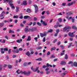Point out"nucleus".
<instances>
[{"instance_id": "79ce46f5", "label": "nucleus", "mask_w": 77, "mask_h": 77, "mask_svg": "<svg viewBox=\"0 0 77 77\" xmlns=\"http://www.w3.org/2000/svg\"><path fill=\"white\" fill-rule=\"evenodd\" d=\"M50 52L48 51L47 53V56H49V55H50Z\"/></svg>"}, {"instance_id": "bf43d9fd", "label": "nucleus", "mask_w": 77, "mask_h": 77, "mask_svg": "<svg viewBox=\"0 0 77 77\" xmlns=\"http://www.w3.org/2000/svg\"><path fill=\"white\" fill-rule=\"evenodd\" d=\"M46 12L48 15H49V14H50V11H46Z\"/></svg>"}, {"instance_id": "338daca9", "label": "nucleus", "mask_w": 77, "mask_h": 77, "mask_svg": "<svg viewBox=\"0 0 77 77\" xmlns=\"http://www.w3.org/2000/svg\"><path fill=\"white\" fill-rule=\"evenodd\" d=\"M57 41V39H55L54 41V43H55L56 41Z\"/></svg>"}, {"instance_id": "bb28decb", "label": "nucleus", "mask_w": 77, "mask_h": 77, "mask_svg": "<svg viewBox=\"0 0 77 77\" xmlns=\"http://www.w3.org/2000/svg\"><path fill=\"white\" fill-rule=\"evenodd\" d=\"M10 5L11 6V8H14V4H10Z\"/></svg>"}, {"instance_id": "9b49d317", "label": "nucleus", "mask_w": 77, "mask_h": 77, "mask_svg": "<svg viewBox=\"0 0 77 77\" xmlns=\"http://www.w3.org/2000/svg\"><path fill=\"white\" fill-rule=\"evenodd\" d=\"M60 65H66V62L64 61H62L60 63Z\"/></svg>"}, {"instance_id": "393cba45", "label": "nucleus", "mask_w": 77, "mask_h": 77, "mask_svg": "<svg viewBox=\"0 0 77 77\" xmlns=\"http://www.w3.org/2000/svg\"><path fill=\"white\" fill-rule=\"evenodd\" d=\"M8 2H9V4L10 5V4H12V3H13V1L12 0H8Z\"/></svg>"}, {"instance_id": "c03bdc74", "label": "nucleus", "mask_w": 77, "mask_h": 77, "mask_svg": "<svg viewBox=\"0 0 77 77\" xmlns=\"http://www.w3.org/2000/svg\"><path fill=\"white\" fill-rule=\"evenodd\" d=\"M50 71H47L46 72V74H50Z\"/></svg>"}, {"instance_id": "2f4dec72", "label": "nucleus", "mask_w": 77, "mask_h": 77, "mask_svg": "<svg viewBox=\"0 0 77 77\" xmlns=\"http://www.w3.org/2000/svg\"><path fill=\"white\" fill-rule=\"evenodd\" d=\"M56 31L57 32L56 33H59V32H60V29H57L56 30Z\"/></svg>"}, {"instance_id": "13d9d810", "label": "nucleus", "mask_w": 77, "mask_h": 77, "mask_svg": "<svg viewBox=\"0 0 77 77\" xmlns=\"http://www.w3.org/2000/svg\"><path fill=\"white\" fill-rule=\"evenodd\" d=\"M57 15H62V12H60V13H59Z\"/></svg>"}, {"instance_id": "39448f33", "label": "nucleus", "mask_w": 77, "mask_h": 77, "mask_svg": "<svg viewBox=\"0 0 77 77\" xmlns=\"http://www.w3.org/2000/svg\"><path fill=\"white\" fill-rule=\"evenodd\" d=\"M68 35L69 36H70V37H71L72 38H74V36H75L73 34V33H71V32L69 33Z\"/></svg>"}, {"instance_id": "a211bd4d", "label": "nucleus", "mask_w": 77, "mask_h": 77, "mask_svg": "<svg viewBox=\"0 0 77 77\" xmlns=\"http://www.w3.org/2000/svg\"><path fill=\"white\" fill-rule=\"evenodd\" d=\"M73 66H74L77 67V62H74L73 63Z\"/></svg>"}, {"instance_id": "052dcab7", "label": "nucleus", "mask_w": 77, "mask_h": 77, "mask_svg": "<svg viewBox=\"0 0 77 77\" xmlns=\"http://www.w3.org/2000/svg\"><path fill=\"white\" fill-rule=\"evenodd\" d=\"M41 18L42 19H43L44 18H45V16H41Z\"/></svg>"}, {"instance_id": "37998d69", "label": "nucleus", "mask_w": 77, "mask_h": 77, "mask_svg": "<svg viewBox=\"0 0 77 77\" xmlns=\"http://www.w3.org/2000/svg\"><path fill=\"white\" fill-rule=\"evenodd\" d=\"M6 42V40H3L2 41V43H5Z\"/></svg>"}, {"instance_id": "09e8293b", "label": "nucleus", "mask_w": 77, "mask_h": 77, "mask_svg": "<svg viewBox=\"0 0 77 77\" xmlns=\"http://www.w3.org/2000/svg\"><path fill=\"white\" fill-rule=\"evenodd\" d=\"M37 24L39 26L41 25V24L40 23H39V22L37 23Z\"/></svg>"}, {"instance_id": "f3484780", "label": "nucleus", "mask_w": 77, "mask_h": 77, "mask_svg": "<svg viewBox=\"0 0 77 77\" xmlns=\"http://www.w3.org/2000/svg\"><path fill=\"white\" fill-rule=\"evenodd\" d=\"M27 12H28V13H30L31 12V10L30 8H28L26 10Z\"/></svg>"}, {"instance_id": "3c124183", "label": "nucleus", "mask_w": 77, "mask_h": 77, "mask_svg": "<svg viewBox=\"0 0 77 77\" xmlns=\"http://www.w3.org/2000/svg\"><path fill=\"white\" fill-rule=\"evenodd\" d=\"M69 40L71 41H73V38H69Z\"/></svg>"}, {"instance_id": "dca6fc26", "label": "nucleus", "mask_w": 77, "mask_h": 77, "mask_svg": "<svg viewBox=\"0 0 77 77\" xmlns=\"http://www.w3.org/2000/svg\"><path fill=\"white\" fill-rule=\"evenodd\" d=\"M72 29H74L75 30H77V28L75 26H72Z\"/></svg>"}, {"instance_id": "c85d7f7f", "label": "nucleus", "mask_w": 77, "mask_h": 77, "mask_svg": "<svg viewBox=\"0 0 77 77\" xmlns=\"http://www.w3.org/2000/svg\"><path fill=\"white\" fill-rule=\"evenodd\" d=\"M16 12H18V11H19V7H18L17 6L16 7Z\"/></svg>"}, {"instance_id": "0eeeda50", "label": "nucleus", "mask_w": 77, "mask_h": 77, "mask_svg": "<svg viewBox=\"0 0 77 77\" xmlns=\"http://www.w3.org/2000/svg\"><path fill=\"white\" fill-rule=\"evenodd\" d=\"M20 69H18L17 71V73L18 74H24V72H25V71H24V72H23L22 71H20V72H18V71H19Z\"/></svg>"}, {"instance_id": "20e7f679", "label": "nucleus", "mask_w": 77, "mask_h": 77, "mask_svg": "<svg viewBox=\"0 0 77 77\" xmlns=\"http://www.w3.org/2000/svg\"><path fill=\"white\" fill-rule=\"evenodd\" d=\"M24 75H26L28 76L30 75L31 73V71H28L27 72L26 71H25V72H24Z\"/></svg>"}, {"instance_id": "e433bc0d", "label": "nucleus", "mask_w": 77, "mask_h": 77, "mask_svg": "<svg viewBox=\"0 0 77 77\" xmlns=\"http://www.w3.org/2000/svg\"><path fill=\"white\" fill-rule=\"evenodd\" d=\"M8 53V54H11V49H10L9 50Z\"/></svg>"}, {"instance_id": "c9c22d12", "label": "nucleus", "mask_w": 77, "mask_h": 77, "mask_svg": "<svg viewBox=\"0 0 77 77\" xmlns=\"http://www.w3.org/2000/svg\"><path fill=\"white\" fill-rule=\"evenodd\" d=\"M56 50V47H54V48H51V51H53V50Z\"/></svg>"}, {"instance_id": "f03ea898", "label": "nucleus", "mask_w": 77, "mask_h": 77, "mask_svg": "<svg viewBox=\"0 0 77 77\" xmlns=\"http://www.w3.org/2000/svg\"><path fill=\"white\" fill-rule=\"evenodd\" d=\"M47 33L45 32L43 33H40V36L42 38H43L44 36H47Z\"/></svg>"}, {"instance_id": "f8f14e48", "label": "nucleus", "mask_w": 77, "mask_h": 77, "mask_svg": "<svg viewBox=\"0 0 77 77\" xmlns=\"http://www.w3.org/2000/svg\"><path fill=\"white\" fill-rule=\"evenodd\" d=\"M38 68H39V67H37L36 69H32V71L34 72H36V71H37L38 70Z\"/></svg>"}, {"instance_id": "6ab92c4d", "label": "nucleus", "mask_w": 77, "mask_h": 77, "mask_svg": "<svg viewBox=\"0 0 77 77\" xmlns=\"http://www.w3.org/2000/svg\"><path fill=\"white\" fill-rule=\"evenodd\" d=\"M26 55H27L29 57V55H30V52L28 51V52H27L26 53Z\"/></svg>"}, {"instance_id": "423d86ee", "label": "nucleus", "mask_w": 77, "mask_h": 77, "mask_svg": "<svg viewBox=\"0 0 77 77\" xmlns=\"http://www.w3.org/2000/svg\"><path fill=\"white\" fill-rule=\"evenodd\" d=\"M66 15H68V16H71V15H73V12L70 11L68 13H66Z\"/></svg>"}, {"instance_id": "69168bd1", "label": "nucleus", "mask_w": 77, "mask_h": 77, "mask_svg": "<svg viewBox=\"0 0 77 77\" xmlns=\"http://www.w3.org/2000/svg\"><path fill=\"white\" fill-rule=\"evenodd\" d=\"M57 35H58V33L56 32V33L54 34V36H57Z\"/></svg>"}, {"instance_id": "a18cd8bd", "label": "nucleus", "mask_w": 77, "mask_h": 77, "mask_svg": "<svg viewBox=\"0 0 77 77\" xmlns=\"http://www.w3.org/2000/svg\"><path fill=\"white\" fill-rule=\"evenodd\" d=\"M46 65H47L46 67H49V66H50V64H49V63H47Z\"/></svg>"}, {"instance_id": "f257e3e1", "label": "nucleus", "mask_w": 77, "mask_h": 77, "mask_svg": "<svg viewBox=\"0 0 77 77\" xmlns=\"http://www.w3.org/2000/svg\"><path fill=\"white\" fill-rule=\"evenodd\" d=\"M71 29V27L69 26L67 27H65L63 29V32H65V31H66V33H67L69 32V30Z\"/></svg>"}, {"instance_id": "72a5a7b5", "label": "nucleus", "mask_w": 77, "mask_h": 77, "mask_svg": "<svg viewBox=\"0 0 77 77\" xmlns=\"http://www.w3.org/2000/svg\"><path fill=\"white\" fill-rule=\"evenodd\" d=\"M4 51H8V49L7 48H5L4 49Z\"/></svg>"}, {"instance_id": "5701e85b", "label": "nucleus", "mask_w": 77, "mask_h": 77, "mask_svg": "<svg viewBox=\"0 0 77 77\" xmlns=\"http://www.w3.org/2000/svg\"><path fill=\"white\" fill-rule=\"evenodd\" d=\"M5 23H0V26L1 27H2L4 26Z\"/></svg>"}, {"instance_id": "e2e57ef3", "label": "nucleus", "mask_w": 77, "mask_h": 77, "mask_svg": "<svg viewBox=\"0 0 77 77\" xmlns=\"http://www.w3.org/2000/svg\"><path fill=\"white\" fill-rule=\"evenodd\" d=\"M72 17H69V18H68V20H71V19H72Z\"/></svg>"}, {"instance_id": "5fc2aeb1", "label": "nucleus", "mask_w": 77, "mask_h": 77, "mask_svg": "<svg viewBox=\"0 0 77 77\" xmlns=\"http://www.w3.org/2000/svg\"><path fill=\"white\" fill-rule=\"evenodd\" d=\"M61 42L60 41L58 42L57 43V45H59L60 44Z\"/></svg>"}, {"instance_id": "9d476101", "label": "nucleus", "mask_w": 77, "mask_h": 77, "mask_svg": "<svg viewBox=\"0 0 77 77\" xmlns=\"http://www.w3.org/2000/svg\"><path fill=\"white\" fill-rule=\"evenodd\" d=\"M25 33H27L29 32H30V30L28 29V28H26L25 29Z\"/></svg>"}, {"instance_id": "a878e982", "label": "nucleus", "mask_w": 77, "mask_h": 77, "mask_svg": "<svg viewBox=\"0 0 77 77\" xmlns=\"http://www.w3.org/2000/svg\"><path fill=\"white\" fill-rule=\"evenodd\" d=\"M72 5H73V4H72V2L69 3L67 5V6H71Z\"/></svg>"}, {"instance_id": "f704fd0d", "label": "nucleus", "mask_w": 77, "mask_h": 77, "mask_svg": "<svg viewBox=\"0 0 77 77\" xmlns=\"http://www.w3.org/2000/svg\"><path fill=\"white\" fill-rule=\"evenodd\" d=\"M38 20V19L36 17H34V18L33 20L34 21H37Z\"/></svg>"}, {"instance_id": "473e14b6", "label": "nucleus", "mask_w": 77, "mask_h": 77, "mask_svg": "<svg viewBox=\"0 0 77 77\" xmlns=\"http://www.w3.org/2000/svg\"><path fill=\"white\" fill-rule=\"evenodd\" d=\"M50 58L51 59H52L53 58H55V56H54V55H52L50 57Z\"/></svg>"}, {"instance_id": "de8ad7c7", "label": "nucleus", "mask_w": 77, "mask_h": 77, "mask_svg": "<svg viewBox=\"0 0 77 77\" xmlns=\"http://www.w3.org/2000/svg\"><path fill=\"white\" fill-rule=\"evenodd\" d=\"M62 5L63 6H65V5H66V3H63L62 4Z\"/></svg>"}, {"instance_id": "864d4df0", "label": "nucleus", "mask_w": 77, "mask_h": 77, "mask_svg": "<svg viewBox=\"0 0 77 77\" xmlns=\"http://www.w3.org/2000/svg\"><path fill=\"white\" fill-rule=\"evenodd\" d=\"M43 42H45V37H44L43 38Z\"/></svg>"}, {"instance_id": "6e6d98bb", "label": "nucleus", "mask_w": 77, "mask_h": 77, "mask_svg": "<svg viewBox=\"0 0 77 77\" xmlns=\"http://www.w3.org/2000/svg\"><path fill=\"white\" fill-rule=\"evenodd\" d=\"M2 65H0V70H2Z\"/></svg>"}, {"instance_id": "7c9ffc66", "label": "nucleus", "mask_w": 77, "mask_h": 77, "mask_svg": "<svg viewBox=\"0 0 77 77\" xmlns=\"http://www.w3.org/2000/svg\"><path fill=\"white\" fill-rule=\"evenodd\" d=\"M72 23H74V21H75V18L74 17H73L72 19Z\"/></svg>"}, {"instance_id": "680f3d73", "label": "nucleus", "mask_w": 77, "mask_h": 77, "mask_svg": "<svg viewBox=\"0 0 77 77\" xmlns=\"http://www.w3.org/2000/svg\"><path fill=\"white\" fill-rule=\"evenodd\" d=\"M23 48H20L19 49V51H22L23 50Z\"/></svg>"}, {"instance_id": "49530a36", "label": "nucleus", "mask_w": 77, "mask_h": 77, "mask_svg": "<svg viewBox=\"0 0 77 77\" xmlns=\"http://www.w3.org/2000/svg\"><path fill=\"white\" fill-rule=\"evenodd\" d=\"M3 16H5V15H4V14L2 13L0 15V17H3Z\"/></svg>"}, {"instance_id": "4be33fe9", "label": "nucleus", "mask_w": 77, "mask_h": 77, "mask_svg": "<svg viewBox=\"0 0 77 77\" xmlns=\"http://www.w3.org/2000/svg\"><path fill=\"white\" fill-rule=\"evenodd\" d=\"M8 68L9 69H11V68H12V66H11L10 64H8Z\"/></svg>"}, {"instance_id": "4d7b16f0", "label": "nucleus", "mask_w": 77, "mask_h": 77, "mask_svg": "<svg viewBox=\"0 0 77 77\" xmlns=\"http://www.w3.org/2000/svg\"><path fill=\"white\" fill-rule=\"evenodd\" d=\"M32 24V22H31L29 24H28V25L29 26H31Z\"/></svg>"}, {"instance_id": "cd10ccee", "label": "nucleus", "mask_w": 77, "mask_h": 77, "mask_svg": "<svg viewBox=\"0 0 77 77\" xmlns=\"http://www.w3.org/2000/svg\"><path fill=\"white\" fill-rule=\"evenodd\" d=\"M28 17H29V16H25L23 17V18L25 19H28Z\"/></svg>"}, {"instance_id": "4c0bfd02", "label": "nucleus", "mask_w": 77, "mask_h": 77, "mask_svg": "<svg viewBox=\"0 0 77 77\" xmlns=\"http://www.w3.org/2000/svg\"><path fill=\"white\" fill-rule=\"evenodd\" d=\"M58 21H59L60 23H61L62 21V19L61 18H59L58 20Z\"/></svg>"}, {"instance_id": "aec40b11", "label": "nucleus", "mask_w": 77, "mask_h": 77, "mask_svg": "<svg viewBox=\"0 0 77 77\" xmlns=\"http://www.w3.org/2000/svg\"><path fill=\"white\" fill-rule=\"evenodd\" d=\"M65 51V50H64L62 51L63 53H61L60 54V56H63V55H64L65 54V53L64 52Z\"/></svg>"}, {"instance_id": "2eb2a0df", "label": "nucleus", "mask_w": 77, "mask_h": 77, "mask_svg": "<svg viewBox=\"0 0 77 77\" xmlns=\"http://www.w3.org/2000/svg\"><path fill=\"white\" fill-rule=\"evenodd\" d=\"M35 60H38V61H42V59L41 57H39L38 58L35 59Z\"/></svg>"}, {"instance_id": "ea45409f", "label": "nucleus", "mask_w": 77, "mask_h": 77, "mask_svg": "<svg viewBox=\"0 0 77 77\" xmlns=\"http://www.w3.org/2000/svg\"><path fill=\"white\" fill-rule=\"evenodd\" d=\"M24 66H27V63H25L23 64Z\"/></svg>"}, {"instance_id": "7ed1b4c3", "label": "nucleus", "mask_w": 77, "mask_h": 77, "mask_svg": "<svg viewBox=\"0 0 77 77\" xmlns=\"http://www.w3.org/2000/svg\"><path fill=\"white\" fill-rule=\"evenodd\" d=\"M34 6L35 8V13H36L38 12V7L37 5H33Z\"/></svg>"}, {"instance_id": "0e129e2a", "label": "nucleus", "mask_w": 77, "mask_h": 77, "mask_svg": "<svg viewBox=\"0 0 77 77\" xmlns=\"http://www.w3.org/2000/svg\"><path fill=\"white\" fill-rule=\"evenodd\" d=\"M46 67H47V66L45 65H44L42 67L43 68H44V69Z\"/></svg>"}, {"instance_id": "c756f323", "label": "nucleus", "mask_w": 77, "mask_h": 77, "mask_svg": "<svg viewBox=\"0 0 77 77\" xmlns=\"http://www.w3.org/2000/svg\"><path fill=\"white\" fill-rule=\"evenodd\" d=\"M37 50H40V49H42V47L39 46L38 47H37L36 48Z\"/></svg>"}, {"instance_id": "4468645a", "label": "nucleus", "mask_w": 77, "mask_h": 77, "mask_svg": "<svg viewBox=\"0 0 77 77\" xmlns=\"http://www.w3.org/2000/svg\"><path fill=\"white\" fill-rule=\"evenodd\" d=\"M31 40V36H30L29 35L28 37V38L26 39V41H30Z\"/></svg>"}, {"instance_id": "8fccbe9b", "label": "nucleus", "mask_w": 77, "mask_h": 77, "mask_svg": "<svg viewBox=\"0 0 77 77\" xmlns=\"http://www.w3.org/2000/svg\"><path fill=\"white\" fill-rule=\"evenodd\" d=\"M45 11H44L42 12V15H44V14H45Z\"/></svg>"}, {"instance_id": "774afa93", "label": "nucleus", "mask_w": 77, "mask_h": 77, "mask_svg": "<svg viewBox=\"0 0 77 77\" xmlns=\"http://www.w3.org/2000/svg\"><path fill=\"white\" fill-rule=\"evenodd\" d=\"M38 39V37H35L34 38V39H35V40H36V41H37V39Z\"/></svg>"}, {"instance_id": "603ef678", "label": "nucleus", "mask_w": 77, "mask_h": 77, "mask_svg": "<svg viewBox=\"0 0 77 77\" xmlns=\"http://www.w3.org/2000/svg\"><path fill=\"white\" fill-rule=\"evenodd\" d=\"M19 18H20V19H23V15H21L20 17H19Z\"/></svg>"}, {"instance_id": "58836bf2", "label": "nucleus", "mask_w": 77, "mask_h": 77, "mask_svg": "<svg viewBox=\"0 0 77 77\" xmlns=\"http://www.w3.org/2000/svg\"><path fill=\"white\" fill-rule=\"evenodd\" d=\"M18 16H14V18H18Z\"/></svg>"}, {"instance_id": "ddd939ff", "label": "nucleus", "mask_w": 77, "mask_h": 77, "mask_svg": "<svg viewBox=\"0 0 77 77\" xmlns=\"http://www.w3.org/2000/svg\"><path fill=\"white\" fill-rule=\"evenodd\" d=\"M27 5V1H24L23 3L22 4V5Z\"/></svg>"}, {"instance_id": "a19ab883", "label": "nucleus", "mask_w": 77, "mask_h": 77, "mask_svg": "<svg viewBox=\"0 0 77 77\" xmlns=\"http://www.w3.org/2000/svg\"><path fill=\"white\" fill-rule=\"evenodd\" d=\"M64 58L65 59H68V55L66 54Z\"/></svg>"}, {"instance_id": "6e6552de", "label": "nucleus", "mask_w": 77, "mask_h": 77, "mask_svg": "<svg viewBox=\"0 0 77 77\" xmlns=\"http://www.w3.org/2000/svg\"><path fill=\"white\" fill-rule=\"evenodd\" d=\"M12 51L14 53H19V50L18 49H16V50H12Z\"/></svg>"}, {"instance_id": "1a4fd4ad", "label": "nucleus", "mask_w": 77, "mask_h": 77, "mask_svg": "<svg viewBox=\"0 0 77 77\" xmlns=\"http://www.w3.org/2000/svg\"><path fill=\"white\" fill-rule=\"evenodd\" d=\"M42 23V24L43 25V26H46L47 25V23H46L45 22L43 21V20H41L40 21Z\"/></svg>"}, {"instance_id": "b1692460", "label": "nucleus", "mask_w": 77, "mask_h": 77, "mask_svg": "<svg viewBox=\"0 0 77 77\" xmlns=\"http://www.w3.org/2000/svg\"><path fill=\"white\" fill-rule=\"evenodd\" d=\"M53 32V29H50L48 30V33H51Z\"/></svg>"}, {"instance_id": "412c9836", "label": "nucleus", "mask_w": 77, "mask_h": 77, "mask_svg": "<svg viewBox=\"0 0 77 77\" xmlns=\"http://www.w3.org/2000/svg\"><path fill=\"white\" fill-rule=\"evenodd\" d=\"M22 41L23 40L22 39H18L17 41V42H18V43H20V42H22Z\"/></svg>"}]
</instances>
